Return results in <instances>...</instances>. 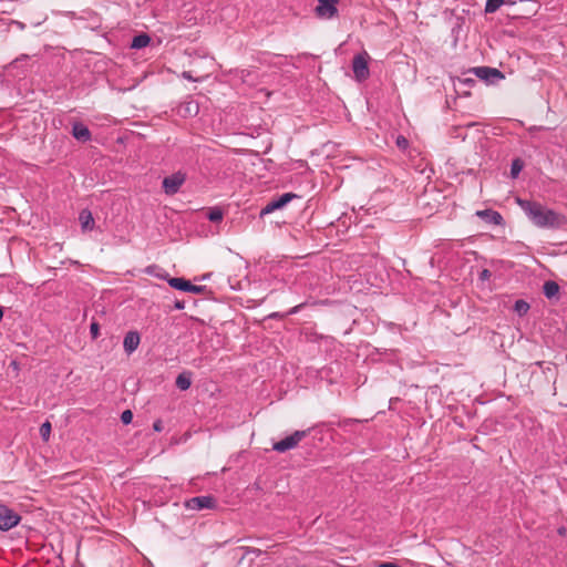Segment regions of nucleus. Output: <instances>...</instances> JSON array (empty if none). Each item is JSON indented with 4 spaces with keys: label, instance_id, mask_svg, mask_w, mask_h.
<instances>
[{
    "label": "nucleus",
    "instance_id": "1",
    "mask_svg": "<svg viewBox=\"0 0 567 567\" xmlns=\"http://www.w3.org/2000/svg\"><path fill=\"white\" fill-rule=\"evenodd\" d=\"M518 205L528 216V218L540 228H559L565 224V219L559 214L546 208L539 203L526 199H518Z\"/></svg>",
    "mask_w": 567,
    "mask_h": 567
},
{
    "label": "nucleus",
    "instance_id": "2",
    "mask_svg": "<svg viewBox=\"0 0 567 567\" xmlns=\"http://www.w3.org/2000/svg\"><path fill=\"white\" fill-rule=\"evenodd\" d=\"M310 430L295 431L285 439L275 442L272 450L278 453H285L298 446V444L309 434Z\"/></svg>",
    "mask_w": 567,
    "mask_h": 567
},
{
    "label": "nucleus",
    "instance_id": "3",
    "mask_svg": "<svg viewBox=\"0 0 567 567\" xmlns=\"http://www.w3.org/2000/svg\"><path fill=\"white\" fill-rule=\"evenodd\" d=\"M369 60H370V55L368 54L367 51L358 53L353 56L352 71H353L355 80L361 82L369 78V75H370L369 65H368Z\"/></svg>",
    "mask_w": 567,
    "mask_h": 567
},
{
    "label": "nucleus",
    "instance_id": "4",
    "mask_svg": "<svg viewBox=\"0 0 567 567\" xmlns=\"http://www.w3.org/2000/svg\"><path fill=\"white\" fill-rule=\"evenodd\" d=\"M20 515L8 506L0 504V530L7 532L20 523Z\"/></svg>",
    "mask_w": 567,
    "mask_h": 567
},
{
    "label": "nucleus",
    "instance_id": "5",
    "mask_svg": "<svg viewBox=\"0 0 567 567\" xmlns=\"http://www.w3.org/2000/svg\"><path fill=\"white\" fill-rule=\"evenodd\" d=\"M216 506V499L210 495L195 496L185 502V507L190 511L210 509Z\"/></svg>",
    "mask_w": 567,
    "mask_h": 567
},
{
    "label": "nucleus",
    "instance_id": "6",
    "mask_svg": "<svg viewBox=\"0 0 567 567\" xmlns=\"http://www.w3.org/2000/svg\"><path fill=\"white\" fill-rule=\"evenodd\" d=\"M186 175L182 172H177L167 176L163 179V189L167 195L176 194L181 186L184 184Z\"/></svg>",
    "mask_w": 567,
    "mask_h": 567
},
{
    "label": "nucleus",
    "instance_id": "7",
    "mask_svg": "<svg viewBox=\"0 0 567 567\" xmlns=\"http://www.w3.org/2000/svg\"><path fill=\"white\" fill-rule=\"evenodd\" d=\"M295 197H297V195L293 193H285L278 198L271 199L265 207L261 208L260 217L274 213L277 209H281Z\"/></svg>",
    "mask_w": 567,
    "mask_h": 567
},
{
    "label": "nucleus",
    "instance_id": "8",
    "mask_svg": "<svg viewBox=\"0 0 567 567\" xmlns=\"http://www.w3.org/2000/svg\"><path fill=\"white\" fill-rule=\"evenodd\" d=\"M339 0H318L316 13L319 18L331 19L338 13L337 4Z\"/></svg>",
    "mask_w": 567,
    "mask_h": 567
},
{
    "label": "nucleus",
    "instance_id": "9",
    "mask_svg": "<svg viewBox=\"0 0 567 567\" xmlns=\"http://www.w3.org/2000/svg\"><path fill=\"white\" fill-rule=\"evenodd\" d=\"M472 72L481 80L486 81L487 83H494L496 80L504 79V74L495 69L489 66H477L472 70Z\"/></svg>",
    "mask_w": 567,
    "mask_h": 567
},
{
    "label": "nucleus",
    "instance_id": "10",
    "mask_svg": "<svg viewBox=\"0 0 567 567\" xmlns=\"http://www.w3.org/2000/svg\"><path fill=\"white\" fill-rule=\"evenodd\" d=\"M168 285L174 289L193 293H202L205 289V286H195L190 281L181 277L171 278L168 280Z\"/></svg>",
    "mask_w": 567,
    "mask_h": 567
},
{
    "label": "nucleus",
    "instance_id": "11",
    "mask_svg": "<svg viewBox=\"0 0 567 567\" xmlns=\"http://www.w3.org/2000/svg\"><path fill=\"white\" fill-rule=\"evenodd\" d=\"M476 216H478L481 219H483L487 224H493V225H497V226L504 224L503 216L498 212L493 210V209L477 210Z\"/></svg>",
    "mask_w": 567,
    "mask_h": 567
},
{
    "label": "nucleus",
    "instance_id": "12",
    "mask_svg": "<svg viewBox=\"0 0 567 567\" xmlns=\"http://www.w3.org/2000/svg\"><path fill=\"white\" fill-rule=\"evenodd\" d=\"M140 341H141V337L137 331H128L125 334L124 341H123V347H124L125 352L127 354L133 353L137 349Z\"/></svg>",
    "mask_w": 567,
    "mask_h": 567
},
{
    "label": "nucleus",
    "instance_id": "13",
    "mask_svg": "<svg viewBox=\"0 0 567 567\" xmlns=\"http://www.w3.org/2000/svg\"><path fill=\"white\" fill-rule=\"evenodd\" d=\"M192 372L190 371H183L181 372L176 380H175V384L176 386L181 390V391H186L190 388L192 385Z\"/></svg>",
    "mask_w": 567,
    "mask_h": 567
},
{
    "label": "nucleus",
    "instance_id": "14",
    "mask_svg": "<svg viewBox=\"0 0 567 567\" xmlns=\"http://www.w3.org/2000/svg\"><path fill=\"white\" fill-rule=\"evenodd\" d=\"M72 134L79 141H87V140H90V135H91L89 128L81 123H75L73 125Z\"/></svg>",
    "mask_w": 567,
    "mask_h": 567
},
{
    "label": "nucleus",
    "instance_id": "15",
    "mask_svg": "<svg viewBox=\"0 0 567 567\" xmlns=\"http://www.w3.org/2000/svg\"><path fill=\"white\" fill-rule=\"evenodd\" d=\"M150 42H151L150 35L146 33H141L133 38V40L131 42V48L132 49H142V48L147 47L150 44Z\"/></svg>",
    "mask_w": 567,
    "mask_h": 567
},
{
    "label": "nucleus",
    "instance_id": "16",
    "mask_svg": "<svg viewBox=\"0 0 567 567\" xmlns=\"http://www.w3.org/2000/svg\"><path fill=\"white\" fill-rule=\"evenodd\" d=\"M543 292L548 299H551L558 295L559 286L553 280L545 281L543 286Z\"/></svg>",
    "mask_w": 567,
    "mask_h": 567
},
{
    "label": "nucleus",
    "instance_id": "17",
    "mask_svg": "<svg viewBox=\"0 0 567 567\" xmlns=\"http://www.w3.org/2000/svg\"><path fill=\"white\" fill-rule=\"evenodd\" d=\"M80 221L84 230L91 229L92 225L94 224L91 212L82 210L80 214Z\"/></svg>",
    "mask_w": 567,
    "mask_h": 567
},
{
    "label": "nucleus",
    "instance_id": "18",
    "mask_svg": "<svg viewBox=\"0 0 567 567\" xmlns=\"http://www.w3.org/2000/svg\"><path fill=\"white\" fill-rule=\"evenodd\" d=\"M514 310L518 316H524L529 310V305L523 299L516 300Z\"/></svg>",
    "mask_w": 567,
    "mask_h": 567
},
{
    "label": "nucleus",
    "instance_id": "19",
    "mask_svg": "<svg viewBox=\"0 0 567 567\" xmlns=\"http://www.w3.org/2000/svg\"><path fill=\"white\" fill-rule=\"evenodd\" d=\"M505 0H487L485 4V13H494L497 11Z\"/></svg>",
    "mask_w": 567,
    "mask_h": 567
},
{
    "label": "nucleus",
    "instance_id": "20",
    "mask_svg": "<svg viewBox=\"0 0 567 567\" xmlns=\"http://www.w3.org/2000/svg\"><path fill=\"white\" fill-rule=\"evenodd\" d=\"M524 167V163L520 158H515L511 165V176L516 178Z\"/></svg>",
    "mask_w": 567,
    "mask_h": 567
},
{
    "label": "nucleus",
    "instance_id": "21",
    "mask_svg": "<svg viewBox=\"0 0 567 567\" xmlns=\"http://www.w3.org/2000/svg\"><path fill=\"white\" fill-rule=\"evenodd\" d=\"M51 423L49 421H45L44 423L41 424L40 426V436L42 437V440L44 442H48L49 439H50V434H51Z\"/></svg>",
    "mask_w": 567,
    "mask_h": 567
},
{
    "label": "nucleus",
    "instance_id": "22",
    "mask_svg": "<svg viewBox=\"0 0 567 567\" xmlns=\"http://www.w3.org/2000/svg\"><path fill=\"white\" fill-rule=\"evenodd\" d=\"M223 210L220 208H213L207 214V218L213 223H219L223 219Z\"/></svg>",
    "mask_w": 567,
    "mask_h": 567
},
{
    "label": "nucleus",
    "instance_id": "23",
    "mask_svg": "<svg viewBox=\"0 0 567 567\" xmlns=\"http://www.w3.org/2000/svg\"><path fill=\"white\" fill-rule=\"evenodd\" d=\"M133 420V413L131 410H125L121 414V421L123 424H130Z\"/></svg>",
    "mask_w": 567,
    "mask_h": 567
},
{
    "label": "nucleus",
    "instance_id": "24",
    "mask_svg": "<svg viewBox=\"0 0 567 567\" xmlns=\"http://www.w3.org/2000/svg\"><path fill=\"white\" fill-rule=\"evenodd\" d=\"M90 333L93 339L97 338L100 333V324L96 321H92L90 326Z\"/></svg>",
    "mask_w": 567,
    "mask_h": 567
},
{
    "label": "nucleus",
    "instance_id": "25",
    "mask_svg": "<svg viewBox=\"0 0 567 567\" xmlns=\"http://www.w3.org/2000/svg\"><path fill=\"white\" fill-rule=\"evenodd\" d=\"M239 550H243V555L240 557L239 563L243 561L248 554H250V553H254V554L259 553V549H254V548H250V547H240Z\"/></svg>",
    "mask_w": 567,
    "mask_h": 567
},
{
    "label": "nucleus",
    "instance_id": "26",
    "mask_svg": "<svg viewBox=\"0 0 567 567\" xmlns=\"http://www.w3.org/2000/svg\"><path fill=\"white\" fill-rule=\"evenodd\" d=\"M491 276H492V272L488 269H483L480 272V280H482V281L488 280L491 278Z\"/></svg>",
    "mask_w": 567,
    "mask_h": 567
},
{
    "label": "nucleus",
    "instance_id": "27",
    "mask_svg": "<svg viewBox=\"0 0 567 567\" xmlns=\"http://www.w3.org/2000/svg\"><path fill=\"white\" fill-rule=\"evenodd\" d=\"M305 306V303H300V305H297L295 307H292L288 312L287 315H295L297 312L300 311V309Z\"/></svg>",
    "mask_w": 567,
    "mask_h": 567
},
{
    "label": "nucleus",
    "instance_id": "28",
    "mask_svg": "<svg viewBox=\"0 0 567 567\" xmlns=\"http://www.w3.org/2000/svg\"><path fill=\"white\" fill-rule=\"evenodd\" d=\"M396 144H398V146L403 147V146H405L408 144V141H406L405 137L399 136L398 140H396Z\"/></svg>",
    "mask_w": 567,
    "mask_h": 567
},
{
    "label": "nucleus",
    "instance_id": "29",
    "mask_svg": "<svg viewBox=\"0 0 567 567\" xmlns=\"http://www.w3.org/2000/svg\"><path fill=\"white\" fill-rule=\"evenodd\" d=\"M379 567H401V566L393 561H386V563L380 564Z\"/></svg>",
    "mask_w": 567,
    "mask_h": 567
},
{
    "label": "nucleus",
    "instance_id": "30",
    "mask_svg": "<svg viewBox=\"0 0 567 567\" xmlns=\"http://www.w3.org/2000/svg\"><path fill=\"white\" fill-rule=\"evenodd\" d=\"M175 309L183 310L185 308V302L177 300L174 305Z\"/></svg>",
    "mask_w": 567,
    "mask_h": 567
},
{
    "label": "nucleus",
    "instance_id": "31",
    "mask_svg": "<svg viewBox=\"0 0 567 567\" xmlns=\"http://www.w3.org/2000/svg\"><path fill=\"white\" fill-rule=\"evenodd\" d=\"M183 78L189 81H194V78L192 76L190 72L187 71L183 72Z\"/></svg>",
    "mask_w": 567,
    "mask_h": 567
},
{
    "label": "nucleus",
    "instance_id": "32",
    "mask_svg": "<svg viewBox=\"0 0 567 567\" xmlns=\"http://www.w3.org/2000/svg\"><path fill=\"white\" fill-rule=\"evenodd\" d=\"M154 430L155 431H161L162 430V422L161 421H156L153 425Z\"/></svg>",
    "mask_w": 567,
    "mask_h": 567
},
{
    "label": "nucleus",
    "instance_id": "33",
    "mask_svg": "<svg viewBox=\"0 0 567 567\" xmlns=\"http://www.w3.org/2000/svg\"><path fill=\"white\" fill-rule=\"evenodd\" d=\"M277 317H282V316H281V315H279L278 312L272 313V315L270 316V318H277Z\"/></svg>",
    "mask_w": 567,
    "mask_h": 567
},
{
    "label": "nucleus",
    "instance_id": "34",
    "mask_svg": "<svg viewBox=\"0 0 567 567\" xmlns=\"http://www.w3.org/2000/svg\"><path fill=\"white\" fill-rule=\"evenodd\" d=\"M2 317H3V310H2V307H0V321L2 320Z\"/></svg>",
    "mask_w": 567,
    "mask_h": 567
}]
</instances>
